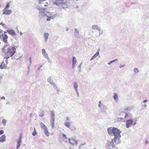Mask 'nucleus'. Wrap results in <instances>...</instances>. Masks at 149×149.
Wrapping results in <instances>:
<instances>
[{"instance_id":"nucleus-10","label":"nucleus","mask_w":149,"mask_h":149,"mask_svg":"<svg viewBox=\"0 0 149 149\" xmlns=\"http://www.w3.org/2000/svg\"><path fill=\"white\" fill-rule=\"evenodd\" d=\"M6 140V136L5 134L2 135L0 137V142H3Z\"/></svg>"},{"instance_id":"nucleus-49","label":"nucleus","mask_w":149,"mask_h":149,"mask_svg":"<svg viewBox=\"0 0 149 149\" xmlns=\"http://www.w3.org/2000/svg\"><path fill=\"white\" fill-rule=\"evenodd\" d=\"M20 33V34L21 36H22V34H23V33L22 32H21Z\"/></svg>"},{"instance_id":"nucleus-5","label":"nucleus","mask_w":149,"mask_h":149,"mask_svg":"<svg viewBox=\"0 0 149 149\" xmlns=\"http://www.w3.org/2000/svg\"><path fill=\"white\" fill-rule=\"evenodd\" d=\"M22 135L20 134L19 136V138L17 141V149H18L21 145L22 141Z\"/></svg>"},{"instance_id":"nucleus-6","label":"nucleus","mask_w":149,"mask_h":149,"mask_svg":"<svg viewBox=\"0 0 149 149\" xmlns=\"http://www.w3.org/2000/svg\"><path fill=\"white\" fill-rule=\"evenodd\" d=\"M69 142L72 145H77V142L76 140L74 139V138H70L69 139Z\"/></svg>"},{"instance_id":"nucleus-29","label":"nucleus","mask_w":149,"mask_h":149,"mask_svg":"<svg viewBox=\"0 0 149 149\" xmlns=\"http://www.w3.org/2000/svg\"><path fill=\"white\" fill-rule=\"evenodd\" d=\"M45 9L44 8H40V10H39L40 13H43L44 12V10H45Z\"/></svg>"},{"instance_id":"nucleus-7","label":"nucleus","mask_w":149,"mask_h":149,"mask_svg":"<svg viewBox=\"0 0 149 149\" xmlns=\"http://www.w3.org/2000/svg\"><path fill=\"white\" fill-rule=\"evenodd\" d=\"M133 121L132 119H129L127 120L126 123V127L128 128L132 126V124Z\"/></svg>"},{"instance_id":"nucleus-37","label":"nucleus","mask_w":149,"mask_h":149,"mask_svg":"<svg viewBox=\"0 0 149 149\" xmlns=\"http://www.w3.org/2000/svg\"><path fill=\"white\" fill-rule=\"evenodd\" d=\"M4 133V132L3 130H0V135H2Z\"/></svg>"},{"instance_id":"nucleus-19","label":"nucleus","mask_w":149,"mask_h":149,"mask_svg":"<svg viewBox=\"0 0 149 149\" xmlns=\"http://www.w3.org/2000/svg\"><path fill=\"white\" fill-rule=\"evenodd\" d=\"M44 131L45 134L47 136H49V133L48 132L47 128L43 130Z\"/></svg>"},{"instance_id":"nucleus-27","label":"nucleus","mask_w":149,"mask_h":149,"mask_svg":"<svg viewBox=\"0 0 149 149\" xmlns=\"http://www.w3.org/2000/svg\"><path fill=\"white\" fill-rule=\"evenodd\" d=\"M78 87V85L77 83L76 82H75L74 83V87L75 88V89L76 91H77V88Z\"/></svg>"},{"instance_id":"nucleus-24","label":"nucleus","mask_w":149,"mask_h":149,"mask_svg":"<svg viewBox=\"0 0 149 149\" xmlns=\"http://www.w3.org/2000/svg\"><path fill=\"white\" fill-rule=\"evenodd\" d=\"M113 97L115 100H118V95L116 94H114Z\"/></svg>"},{"instance_id":"nucleus-23","label":"nucleus","mask_w":149,"mask_h":149,"mask_svg":"<svg viewBox=\"0 0 149 149\" xmlns=\"http://www.w3.org/2000/svg\"><path fill=\"white\" fill-rule=\"evenodd\" d=\"M37 134L35 128H34V131L32 133V135L33 136H35Z\"/></svg>"},{"instance_id":"nucleus-32","label":"nucleus","mask_w":149,"mask_h":149,"mask_svg":"<svg viewBox=\"0 0 149 149\" xmlns=\"http://www.w3.org/2000/svg\"><path fill=\"white\" fill-rule=\"evenodd\" d=\"M42 55L44 54H45L46 53L45 49H42Z\"/></svg>"},{"instance_id":"nucleus-2","label":"nucleus","mask_w":149,"mask_h":149,"mask_svg":"<svg viewBox=\"0 0 149 149\" xmlns=\"http://www.w3.org/2000/svg\"><path fill=\"white\" fill-rule=\"evenodd\" d=\"M8 45L6 44L4 45L2 48L1 51L5 56L4 59H8L10 57L13 56L16 52L17 46H10L8 47Z\"/></svg>"},{"instance_id":"nucleus-9","label":"nucleus","mask_w":149,"mask_h":149,"mask_svg":"<svg viewBox=\"0 0 149 149\" xmlns=\"http://www.w3.org/2000/svg\"><path fill=\"white\" fill-rule=\"evenodd\" d=\"M7 32L10 35H15L16 33L14 31L13 29L7 30Z\"/></svg>"},{"instance_id":"nucleus-35","label":"nucleus","mask_w":149,"mask_h":149,"mask_svg":"<svg viewBox=\"0 0 149 149\" xmlns=\"http://www.w3.org/2000/svg\"><path fill=\"white\" fill-rule=\"evenodd\" d=\"M71 124L70 123H67L66 124V126L69 128L70 127Z\"/></svg>"},{"instance_id":"nucleus-8","label":"nucleus","mask_w":149,"mask_h":149,"mask_svg":"<svg viewBox=\"0 0 149 149\" xmlns=\"http://www.w3.org/2000/svg\"><path fill=\"white\" fill-rule=\"evenodd\" d=\"M2 41L5 43H8L7 39L8 36L6 34H4L2 36Z\"/></svg>"},{"instance_id":"nucleus-16","label":"nucleus","mask_w":149,"mask_h":149,"mask_svg":"<svg viewBox=\"0 0 149 149\" xmlns=\"http://www.w3.org/2000/svg\"><path fill=\"white\" fill-rule=\"evenodd\" d=\"M40 127L42 130H44L45 129L47 128L45 125L42 123H40Z\"/></svg>"},{"instance_id":"nucleus-39","label":"nucleus","mask_w":149,"mask_h":149,"mask_svg":"<svg viewBox=\"0 0 149 149\" xmlns=\"http://www.w3.org/2000/svg\"><path fill=\"white\" fill-rule=\"evenodd\" d=\"M47 60H48V61L49 63H51V60L49 59V58H47Z\"/></svg>"},{"instance_id":"nucleus-25","label":"nucleus","mask_w":149,"mask_h":149,"mask_svg":"<svg viewBox=\"0 0 149 149\" xmlns=\"http://www.w3.org/2000/svg\"><path fill=\"white\" fill-rule=\"evenodd\" d=\"M3 31L1 30L0 29V39L1 38V37L4 35V34L3 33Z\"/></svg>"},{"instance_id":"nucleus-17","label":"nucleus","mask_w":149,"mask_h":149,"mask_svg":"<svg viewBox=\"0 0 149 149\" xmlns=\"http://www.w3.org/2000/svg\"><path fill=\"white\" fill-rule=\"evenodd\" d=\"M45 39V41H46L48 39L49 34L47 33H45L44 34Z\"/></svg>"},{"instance_id":"nucleus-51","label":"nucleus","mask_w":149,"mask_h":149,"mask_svg":"<svg viewBox=\"0 0 149 149\" xmlns=\"http://www.w3.org/2000/svg\"><path fill=\"white\" fill-rule=\"evenodd\" d=\"M7 31H4V34H6V33H7Z\"/></svg>"},{"instance_id":"nucleus-43","label":"nucleus","mask_w":149,"mask_h":149,"mask_svg":"<svg viewBox=\"0 0 149 149\" xmlns=\"http://www.w3.org/2000/svg\"><path fill=\"white\" fill-rule=\"evenodd\" d=\"M29 60L30 63V64H31V57H30L29 58Z\"/></svg>"},{"instance_id":"nucleus-58","label":"nucleus","mask_w":149,"mask_h":149,"mask_svg":"<svg viewBox=\"0 0 149 149\" xmlns=\"http://www.w3.org/2000/svg\"><path fill=\"white\" fill-rule=\"evenodd\" d=\"M8 104V103H6V104Z\"/></svg>"},{"instance_id":"nucleus-11","label":"nucleus","mask_w":149,"mask_h":149,"mask_svg":"<svg viewBox=\"0 0 149 149\" xmlns=\"http://www.w3.org/2000/svg\"><path fill=\"white\" fill-rule=\"evenodd\" d=\"M99 54V52H96L94 54V55L92 56V57L90 59V60H93L97 56H98Z\"/></svg>"},{"instance_id":"nucleus-20","label":"nucleus","mask_w":149,"mask_h":149,"mask_svg":"<svg viewBox=\"0 0 149 149\" xmlns=\"http://www.w3.org/2000/svg\"><path fill=\"white\" fill-rule=\"evenodd\" d=\"M10 3H11V2L10 1L8 2L7 3V4L6 5V6H5V8H4L3 9H8L9 8V7H10Z\"/></svg>"},{"instance_id":"nucleus-1","label":"nucleus","mask_w":149,"mask_h":149,"mask_svg":"<svg viewBox=\"0 0 149 149\" xmlns=\"http://www.w3.org/2000/svg\"><path fill=\"white\" fill-rule=\"evenodd\" d=\"M107 131L110 135H113L114 136L112 139V141L110 143V145L113 147H115V146L114 143L119 144L120 143V138L121 136L120 133L121 132L119 129L116 127H109L107 129Z\"/></svg>"},{"instance_id":"nucleus-34","label":"nucleus","mask_w":149,"mask_h":149,"mask_svg":"<svg viewBox=\"0 0 149 149\" xmlns=\"http://www.w3.org/2000/svg\"><path fill=\"white\" fill-rule=\"evenodd\" d=\"M44 57L46 58V59H47V58H48V54L47 53H46L44 54H43Z\"/></svg>"},{"instance_id":"nucleus-57","label":"nucleus","mask_w":149,"mask_h":149,"mask_svg":"<svg viewBox=\"0 0 149 149\" xmlns=\"http://www.w3.org/2000/svg\"><path fill=\"white\" fill-rule=\"evenodd\" d=\"M93 149H96V148H94Z\"/></svg>"},{"instance_id":"nucleus-53","label":"nucleus","mask_w":149,"mask_h":149,"mask_svg":"<svg viewBox=\"0 0 149 149\" xmlns=\"http://www.w3.org/2000/svg\"><path fill=\"white\" fill-rule=\"evenodd\" d=\"M146 104H144V107H146Z\"/></svg>"},{"instance_id":"nucleus-45","label":"nucleus","mask_w":149,"mask_h":149,"mask_svg":"<svg viewBox=\"0 0 149 149\" xmlns=\"http://www.w3.org/2000/svg\"><path fill=\"white\" fill-rule=\"evenodd\" d=\"M101 101H99V104H98V106H99V107H100L101 105Z\"/></svg>"},{"instance_id":"nucleus-38","label":"nucleus","mask_w":149,"mask_h":149,"mask_svg":"<svg viewBox=\"0 0 149 149\" xmlns=\"http://www.w3.org/2000/svg\"><path fill=\"white\" fill-rule=\"evenodd\" d=\"M115 61V60H114L113 61H111L109 62L108 63L109 65L111 64L112 62H114V61Z\"/></svg>"},{"instance_id":"nucleus-52","label":"nucleus","mask_w":149,"mask_h":149,"mask_svg":"<svg viewBox=\"0 0 149 149\" xmlns=\"http://www.w3.org/2000/svg\"><path fill=\"white\" fill-rule=\"evenodd\" d=\"M147 101V100H144V101H143V102H146Z\"/></svg>"},{"instance_id":"nucleus-59","label":"nucleus","mask_w":149,"mask_h":149,"mask_svg":"<svg viewBox=\"0 0 149 149\" xmlns=\"http://www.w3.org/2000/svg\"><path fill=\"white\" fill-rule=\"evenodd\" d=\"M109 149H111V148H109Z\"/></svg>"},{"instance_id":"nucleus-50","label":"nucleus","mask_w":149,"mask_h":149,"mask_svg":"<svg viewBox=\"0 0 149 149\" xmlns=\"http://www.w3.org/2000/svg\"><path fill=\"white\" fill-rule=\"evenodd\" d=\"M63 137L64 138H65V134H63Z\"/></svg>"},{"instance_id":"nucleus-44","label":"nucleus","mask_w":149,"mask_h":149,"mask_svg":"<svg viewBox=\"0 0 149 149\" xmlns=\"http://www.w3.org/2000/svg\"><path fill=\"white\" fill-rule=\"evenodd\" d=\"M1 99H3L5 100V97L4 96H2L1 98Z\"/></svg>"},{"instance_id":"nucleus-55","label":"nucleus","mask_w":149,"mask_h":149,"mask_svg":"<svg viewBox=\"0 0 149 149\" xmlns=\"http://www.w3.org/2000/svg\"><path fill=\"white\" fill-rule=\"evenodd\" d=\"M64 124L65 125V122L64 123Z\"/></svg>"},{"instance_id":"nucleus-40","label":"nucleus","mask_w":149,"mask_h":149,"mask_svg":"<svg viewBox=\"0 0 149 149\" xmlns=\"http://www.w3.org/2000/svg\"><path fill=\"white\" fill-rule=\"evenodd\" d=\"M6 60L5 61L6 63V65H7L8 64V59H6Z\"/></svg>"},{"instance_id":"nucleus-47","label":"nucleus","mask_w":149,"mask_h":149,"mask_svg":"<svg viewBox=\"0 0 149 149\" xmlns=\"http://www.w3.org/2000/svg\"><path fill=\"white\" fill-rule=\"evenodd\" d=\"M38 0L39 3H40V2L42 1V0Z\"/></svg>"},{"instance_id":"nucleus-15","label":"nucleus","mask_w":149,"mask_h":149,"mask_svg":"<svg viewBox=\"0 0 149 149\" xmlns=\"http://www.w3.org/2000/svg\"><path fill=\"white\" fill-rule=\"evenodd\" d=\"M50 111L51 112V120H53V119H55V115L53 111Z\"/></svg>"},{"instance_id":"nucleus-3","label":"nucleus","mask_w":149,"mask_h":149,"mask_svg":"<svg viewBox=\"0 0 149 149\" xmlns=\"http://www.w3.org/2000/svg\"><path fill=\"white\" fill-rule=\"evenodd\" d=\"M63 0H56L55 1L53 2V3L57 6H61L63 8L65 7V3L63 2Z\"/></svg>"},{"instance_id":"nucleus-14","label":"nucleus","mask_w":149,"mask_h":149,"mask_svg":"<svg viewBox=\"0 0 149 149\" xmlns=\"http://www.w3.org/2000/svg\"><path fill=\"white\" fill-rule=\"evenodd\" d=\"M3 62L0 65V68L1 69H6V65L5 64H3Z\"/></svg>"},{"instance_id":"nucleus-28","label":"nucleus","mask_w":149,"mask_h":149,"mask_svg":"<svg viewBox=\"0 0 149 149\" xmlns=\"http://www.w3.org/2000/svg\"><path fill=\"white\" fill-rule=\"evenodd\" d=\"M57 16V14H55L52 16H50L51 19H53Z\"/></svg>"},{"instance_id":"nucleus-46","label":"nucleus","mask_w":149,"mask_h":149,"mask_svg":"<svg viewBox=\"0 0 149 149\" xmlns=\"http://www.w3.org/2000/svg\"><path fill=\"white\" fill-rule=\"evenodd\" d=\"M42 65H40V67L38 68V70H40V68L42 67Z\"/></svg>"},{"instance_id":"nucleus-41","label":"nucleus","mask_w":149,"mask_h":149,"mask_svg":"<svg viewBox=\"0 0 149 149\" xmlns=\"http://www.w3.org/2000/svg\"><path fill=\"white\" fill-rule=\"evenodd\" d=\"M36 8L39 10H40V8L41 7H38V6H37L36 7Z\"/></svg>"},{"instance_id":"nucleus-21","label":"nucleus","mask_w":149,"mask_h":149,"mask_svg":"<svg viewBox=\"0 0 149 149\" xmlns=\"http://www.w3.org/2000/svg\"><path fill=\"white\" fill-rule=\"evenodd\" d=\"M55 119H53V120H50V122H51V125L52 126V127L53 128L54 127V121Z\"/></svg>"},{"instance_id":"nucleus-36","label":"nucleus","mask_w":149,"mask_h":149,"mask_svg":"<svg viewBox=\"0 0 149 149\" xmlns=\"http://www.w3.org/2000/svg\"><path fill=\"white\" fill-rule=\"evenodd\" d=\"M134 71L135 72H136L137 73V72H139V70H138L137 68H135L134 69Z\"/></svg>"},{"instance_id":"nucleus-30","label":"nucleus","mask_w":149,"mask_h":149,"mask_svg":"<svg viewBox=\"0 0 149 149\" xmlns=\"http://www.w3.org/2000/svg\"><path fill=\"white\" fill-rule=\"evenodd\" d=\"M0 25H1L3 26V27L5 28H6V25L4 23L2 22H1L0 23Z\"/></svg>"},{"instance_id":"nucleus-31","label":"nucleus","mask_w":149,"mask_h":149,"mask_svg":"<svg viewBox=\"0 0 149 149\" xmlns=\"http://www.w3.org/2000/svg\"><path fill=\"white\" fill-rule=\"evenodd\" d=\"M6 121L5 119H3L2 120V123L4 125H6Z\"/></svg>"},{"instance_id":"nucleus-4","label":"nucleus","mask_w":149,"mask_h":149,"mask_svg":"<svg viewBox=\"0 0 149 149\" xmlns=\"http://www.w3.org/2000/svg\"><path fill=\"white\" fill-rule=\"evenodd\" d=\"M12 13V10H11L4 9L3 10L2 14L9 15Z\"/></svg>"},{"instance_id":"nucleus-26","label":"nucleus","mask_w":149,"mask_h":149,"mask_svg":"<svg viewBox=\"0 0 149 149\" xmlns=\"http://www.w3.org/2000/svg\"><path fill=\"white\" fill-rule=\"evenodd\" d=\"M44 111H42L40 113V114H39V116L41 117H42L44 116Z\"/></svg>"},{"instance_id":"nucleus-56","label":"nucleus","mask_w":149,"mask_h":149,"mask_svg":"<svg viewBox=\"0 0 149 149\" xmlns=\"http://www.w3.org/2000/svg\"><path fill=\"white\" fill-rule=\"evenodd\" d=\"M127 116V114L126 115H125V116Z\"/></svg>"},{"instance_id":"nucleus-42","label":"nucleus","mask_w":149,"mask_h":149,"mask_svg":"<svg viewBox=\"0 0 149 149\" xmlns=\"http://www.w3.org/2000/svg\"><path fill=\"white\" fill-rule=\"evenodd\" d=\"M75 32L76 33H79V31H78V30L77 29H75Z\"/></svg>"},{"instance_id":"nucleus-18","label":"nucleus","mask_w":149,"mask_h":149,"mask_svg":"<svg viewBox=\"0 0 149 149\" xmlns=\"http://www.w3.org/2000/svg\"><path fill=\"white\" fill-rule=\"evenodd\" d=\"M51 85H52L53 88L55 89L56 90L58 93V94L59 91L57 89L56 85L55 84H54V83H53V84H52Z\"/></svg>"},{"instance_id":"nucleus-13","label":"nucleus","mask_w":149,"mask_h":149,"mask_svg":"<svg viewBox=\"0 0 149 149\" xmlns=\"http://www.w3.org/2000/svg\"><path fill=\"white\" fill-rule=\"evenodd\" d=\"M77 63V60L75 57H73L72 60V66L74 67Z\"/></svg>"},{"instance_id":"nucleus-22","label":"nucleus","mask_w":149,"mask_h":149,"mask_svg":"<svg viewBox=\"0 0 149 149\" xmlns=\"http://www.w3.org/2000/svg\"><path fill=\"white\" fill-rule=\"evenodd\" d=\"M92 28L94 29H100L97 25H93L92 26Z\"/></svg>"},{"instance_id":"nucleus-33","label":"nucleus","mask_w":149,"mask_h":149,"mask_svg":"<svg viewBox=\"0 0 149 149\" xmlns=\"http://www.w3.org/2000/svg\"><path fill=\"white\" fill-rule=\"evenodd\" d=\"M47 16V18L46 19V20L47 21H50V19H51V17L50 16H47L46 15H45Z\"/></svg>"},{"instance_id":"nucleus-54","label":"nucleus","mask_w":149,"mask_h":149,"mask_svg":"<svg viewBox=\"0 0 149 149\" xmlns=\"http://www.w3.org/2000/svg\"><path fill=\"white\" fill-rule=\"evenodd\" d=\"M45 0H42V1H45Z\"/></svg>"},{"instance_id":"nucleus-12","label":"nucleus","mask_w":149,"mask_h":149,"mask_svg":"<svg viewBox=\"0 0 149 149\" xmlns=\"http://www.w3.org/2000/svg\"><path fill=\"white\" fill-rule=\"evenodd\" d=\"M47 81L50 84H53V83H54V81L53 80H52V78L50 76H49L48 77Z\"/></svg>"},{"instance_id":"nucleus-48","label":"nucleus","mask_w":149,"mask_h":149,"mask_svg":"<svg viewBox=\"0 0 149 149\" xmlns=\"http://www.w3.org/2000/svg\"><path fill=\"white\" fill-rule=\"evenodd\" d=\"M32 115H33V114H32V113H30V116L31 117V116H32Z\"/></svg>"}]
</instances>
